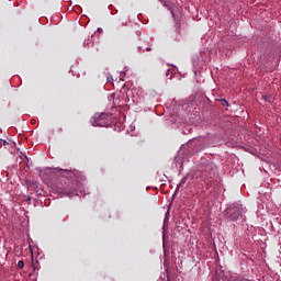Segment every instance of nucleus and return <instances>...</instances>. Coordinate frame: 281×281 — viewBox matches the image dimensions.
<instances>
[{
	"label": "nucleus",
	"mask_w": 281,
	"mask_h": 281,
	"mask_svg": "<svg viewBox=\"0 0 281 281\" xmlns=\"http://www.w3.org/2000/svg\"><path fill=\"white\" fill-rule=\"evenodd\" d=\"M125 89H126V85L123 86L122 91H124Z\"/></svg>",
	"instance_id": "nucleus-6"
},
{
	"label": "nucleus",
	"mask_w": 281,
	"mask_h": 281,
	"mask_svg": "<svg viewBox=\"0 0 281 281\" xmlns=\"http://www.w3.org/2000/svg\"><path fill=\"white\" fill-rule=\"evenodd\" d=\"M222 104H223V106H225V104H228V103H227V100L222 99Z\"/></svg>",
	"instance_id": "nucleus-3"
},
{
	"label": "nucleus",
	"mask_w": 281,
	"mask_h": 281,
	"mask_svg": "<svg viewBox=\"0 0 281 281\" xmlns=\"http://www.w3.org/2000/svg\"><path fill=\"white\" fill-rule=\"evenodd\" d=\"M227 212L229 214L231 221H237L240 214H243V211L240 210V207H231V209H227Z\"/></svg>",
	"instance_id": "nucleus-1"
},
{
	"label": "nucleus",
	"mask_w": 281,
	"mask_h": 281,
	"mask_svg": "<svg viewBox=\"0 0 281 281\" xmlns=\"http://www.w3.org/2000/svg\"><path fill=\"white\" fill-rule=\"evenodd\" d=\"M25 267V262L23 260H20L18 262V269H23Z\"/></svg>",
	"instance_id": "nucleus-2"
},
{
	"label": "nucleus",
	"mask_w": 281,
	"mask_h": 281,
	"mask_svg": "<svg viewBox=\"0 0 281 281\" xmlns=\"http://www.w3.org/2000/svg\"><path fill=\"white\" fill-rule=\"evenodd\" d=\"M10 143L3 140V146H8Z\"/></svg>",
	"instance_id": "nucleus-5"
},
{
	"label": "nucleus",
	"mask_w": 281,
	"mask_h": 281,
	"mask_svg": "<svg viewBox=\"0 0 281 281\" xmlns=\"http://www.w3.org/2000/svg\"><path fill=\"white\" fill-rule=\"evenodd\" d=\"M266 102H271V98L266 97Z\"/></svg>",
	"instance_id": "nucleus-4"
},
{
	"label": "nucleus",
	"mask_w": 281,
	"mask_h": 281,
	"mask_svg": "<svg viewBox=\"0 0 281 281\" xmlns=\"http://www.w3.org/2000/svg\"><path fill=\"white\" fill-rule=\"evenodd\" d=\"M184 182H186V179L182 180V183H184Z\"/></svg>",
	"instance_id": "nucleus-7"
}]
</instances>
